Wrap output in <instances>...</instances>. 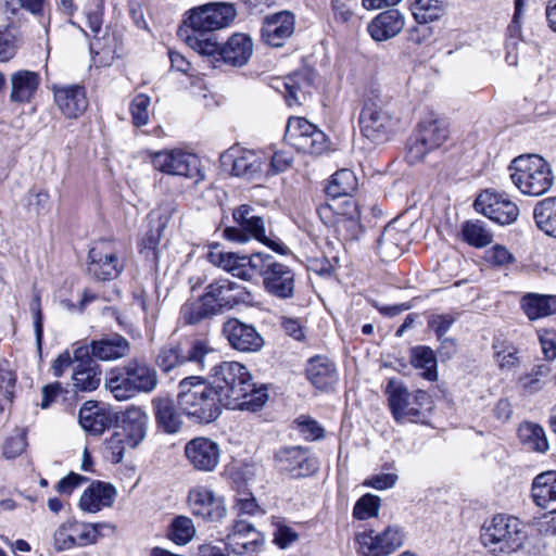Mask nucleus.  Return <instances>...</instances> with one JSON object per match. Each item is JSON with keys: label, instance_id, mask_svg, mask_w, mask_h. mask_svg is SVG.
<instances>
[{"label": "nucleus", "instance_id": "473e14b6", "mask_svg": "<svg viewBox=\"0 0 556 556\" xmlns=\"http://www.w3.org/2000/svg\"><path fill=\"white\" fill-rule=\"evenodd\" d=\"M531 494L534 503L551 514L556 513V471H546L536 476Z\"/></svg>", "mask_w": 556, "mask_h": 556}, {"label": "nucleus", "instance_id": "79ce46f5", "mask_svg": "<svg viewBox=\"0 0 556 556\" xmlns=\"http://www.w3.org/2000/svg\"><path fill=\"white\" fill-rule=\"evenodd\" d=\"M282 87L283 90L278 89L283 93L285 100L290 108L301 105L309 99L311 81L302 75L296 74L288 77L282 83Z\"/></svg>", "mask_w": 556, "mask_h": 556}, {"label": "nucleus", "instance_id": "603ef678", "mask_svg": "<svg viewBox=\"0 0 556 556\" xmlns=\"http://www.w3.org/2000/svg\"><path fill=\"white\" fill-rule=\"evenodd\" d=\"M195 534L193 521L186 516L176 517L169 528L168 538L177 545H186Z\"/></svg>", "mask_w": 556, "mask_h": 556}, {"label": "nucleus", "instance_id": "6ab92c4d", "mask_svg": "<svg viewBox=\"0 0 556 556\" xmlns=\"http://www.w3.org/2000/svg\"><path fill=\"white\" fill-rule=\"evenodd\" d=\"M188 504L193 515L210 521H219L227 513L224 500L205 486L191 489L188 495Z\"/></svg>", "mask_w": 556, "mask_h": 556}, {"label": "nucleus", "instance_id": "b1692460", "mask_svg": "<svg viewBox=\"0 0 556 556\" xmlns=\"http://www.w3.org/2000/svg\"><path fill=\"white\" fill-rule=\"evenodd\" d=\"M149 417L147 413L137 406L128 407L121 417L116 429L128 438L130 448L137 447L146 438Z\"/></svg>", "mask_w": 556, "mask_h": 556}, {"label": "nucleus", "instance_id": "c85d7f7f", "mask_svg": "<svg viewBox=\"0 0 556 556\" xmlns=\"http://www.w3.org/2000/svg\"><path fill=\"white\" fill-rule=\"evenodd\" d=\"M116 496V490L109 483L96 482L87 488L79 498V508L94 514L105 507H111Z\"/></svg>", "mask_w": 556, "mask_h": 556}, {"label": "nucleus", "instance_id": "5701e85b", "mask_svg": "<svg viewBox=\"0 0 556 556\" xmlns=\"http://www.w3.org/2000/svg\"><path fill=\"white\" fill-rule=\"evenodd\" d=\"M224 237L227 240L245 243L251 239H255L274 251L285 254L287 252V248L281 243H276L270 241L265 235V225L262 217L254 215L252 219L250 218L249 224L243 229H235V227H226L224 229Z\"/></svg>", "mask_w": 556, "mask_h": 556}, {"label": "nucleus", "instance_id": "9d476101", "mask_svg": "<svg viewBox=\"0 0 556 556\" xmlns=\"http://www.w3.org/2000/svg\"><path fill=\"white\" fill-rule=\"evenodd\" d=\"M362 134L376 144L388 141L395 131L397 118L386 105L367 103L359 116Z\"/></svg>", "mask_w": 556, "mask_h": 556}, {"label": "nucleus", "instance_id": "09e8293b", "mask_svg": "<svg viewBox=\"0 0 556 556\" xmlns=\"http://www.w3.org/2000/svg\"><path fill=\"white\" fill-rule=\"evenodd\" d=\"M338 382L334 364L325 356H315V389L328 390Z\"/></svg>", "mask_w": 556, "mask_h": 556}, {"label": "nucleus", "instance_id": "3c124183", "mask_svg": "<svg viewBox=\"0 0 556 556\" xmlns=\"http://www.w3.org/2000/svg\"><path fill=\"white\" fill-rule=\"evenodd\" d=\"M233 490L236 492L233 509L239 516H262L265 514L249 488H238Z\"/></svg>", "mask_w": 556, "mask_h": 556}, {"label": "nucleus", "instance_id": "864d4df0", "mask_svg": "<svg viewBox=\"0 0 556 556\" xmlns=\"http://www.w3.org/2000/svg\"><path fill=\"white\" fill-rule=\"evenodd\" d=\"M442 12L440 0H416L413 5V15L419 24H428L438 20Z\"/></svg>", "mask_w": 556, "mask_h": 556}, {"label": "nucleus", "instance_id": "69168bd1", "mask_svg": "<svg viewBox=\"0 0 556 556\" xmlns=\"http://www.w3.org/2000/svg\"><path fill=\"white\" fill-rule=\"evenodd\" d=\"M455 320V316L451 314L432 315L428 320V327L435 332L439 340H442Z\"/></svg>", "mask_w": 556, "mask_h": 556}, {"label": "nucleus", "instance_id": "680f3d73", "mask_svg": "<svg viewBox=\"0 0 556 556\" xmlns=\"http://www.w3.org/2000/svg\"><path fill=\"white\" fill-rule=\"evenodd\" d=\"M16 377L13 372L11 365L8 361H0V391L3 392L4 397L11 402L14 396Z\"/></svg>", "mask_w": 556, "mask_h": 556}, {"label": "nucleus", "instance_id": "aec40b11", "mask_svg": "<svg viewBox=\"0 0 556 556\" xmlns=\"http://www.w3.org/2000/svg\"><path fill=\"white\" fill-rule=\"evenodd\" d=\"M225 542L235 554L249 555L256 553L262 547L264 539L252 523L238 520L227 533Z\"/></svg>", "mask_w": 556, "mask_h": 556}, {"label": "nucleus", "instance_id": "a18cd8bd", "mask_svg": "<svg viewBox=\"0 0 556 556\" xmlns=\"http://www.w3.org/2000/svg\"><path fill=\"white\" fill-rule=\"evenodd\" d=\"M213 316H216V313L203 294L197 300L186 302L180 308V318L188 325L199 324Z\"/></svg>", "mask_w": 556, "mask_h": 556}, {"label": "nucleus", "instance_id": "4d7b16f0", "mask_svg": "<svg viewBox=\"0 0 556 556\" xmlns=\"http://www.w3.org/2000/svg\"><path fill=\"white\" fill-rule=\"evenodd\" d=\"M380 507V497L374 494L363 495L355 504L353 516L358 520H366L377 516Z\"/></svg>", "mask_w": 556, "mask_h": 556}, {"label": "nucleus", "instance_id": "f257e3e1", "mask_svg": "<svg viewBox=\"0 0 556 556\" xmlns=\"http://www.w3.org/2000/svg\"><path fill=\"white\" fill-rule=\"evenodd\" d=\"M185 28L179 36L198 54H212L217 51L215 30L229 26L237 16L231 3L212 2L194 7L186 12Z\"/></svg>", "mask_w": 556, "mask_h": 556}, {"label": "nucleus", "instance_id": "4c0bfd02", "mask_svg": "<svg viewBox=\"0 0 556 556\" xmlns=\"http://www.w3.org/2000/svg\"><path fill=\"white\" fill-rule=\"evenodd\" d=\"M232 174L248 179H258L265 175V161L254 151H243L233 160Z\"/></svg>", "mask_w": 556, "mask_h": 556}, {"label": "nucleus", "instance_id": "f8f14e48", "mask_svg": "<svg viewBox=\"0 0 556 556\" xmlns=\"http://www.w3.org/2000/svg\"><path fill=\"white\" fill-rule=\"evenodd\" d=\"M356 542L365 556H388L402 547L404 533L399 526H388L382 531L368 530L358 533Z\"/></svg>", "mask_w": 556, "mask_h": 556}, {"label": "nucleus", "instance_id": "6e6d98bb", "mask_svg": "<svg viewBox=\"0 0 556 556\" xmlns=\"http://www.w3.org/2000/svg\"><path fill=\"white\" fill-rule=\"evenodd\" d=\"M127 448H130L128 445V438H125L118 429H115L111 437L105 441L106 456L114 464H118L123 460Z\"/></svg>", "mask_w": 556, "mask_h": 556}, {"label": "nucleus", "instance_id": "f3484780", "mask_svg": "<svg viewBox=\"0 0 556 556\" xmlns=\"http://www.w3.org/2000/svg\"><path fill=\"white\" fill-rule=\"evenodd\" d=\"M184 452L188 463L195 470L211 472L219 464L220 448L218 443L212 439L194 438L186 443Z\"/></svg>", "mask_w": 556, "mask_h": 556}, {"label": "nucleus", "instance_id": "13d9d810", "mask_svg": "<svg viewBox=\"0 0 556 556\" xmlns=\"http://www.w3.org/2000/svg\"><path fill=\"white\" fill-rule=\"evenodd\" d=\"M151 99L147 94H137L130 103V113L135 126L140 127L149 123V108Z\"/></svg>", "mask_w": 556, "mask_h": 556}, {"label": "nucleus", "instance_id": "393cba45", "mask_svg": "<svg viewBox=\"0 0 556 556\" xmlns=\"http://www.w3.org/2000/svg\"><path fill=\"white\" fill-rule=\"evenodd\" d=\"M54 101L62 114L68 118L79 117L88 108L85 88L79 85L55 88Z\"/></svg>", "mask_w": 556, "mask_h": 556}, {"label": "nucleus", "instance_id": "c03bdc74", "mask_svg": "<svg viewBox=\"0 0 556 556\" xmlns=\"http://www.w3.org/2000/svg\"><path fill=\"white\" fill-rule=\"evenodd\" d=\"M462 236L469 245L481 249L492 243L493 233L485 223L479 219L467 220L462 225Z\"/></svg>", "mask_w": 556, "mask_h": 556}, {"label": "nucleus", "instance_id": "7c9ffc66", "mask_svg": "<svg viewBox=\"0 0 556 556\" xmlns=\"http://www.w3.org/2000/svg\"><path fill=\"white\" fill-rule=\"evenodd\" d=\"M404 25V16L399 10H388L368 24V31L376 41H384L399 35Z\"/></svg>", "mask_w": 556, "mask_h": 556}, {"label": "nucleus", "instance_id": "dca6fc26", "mask_svg": "<svg viewBox=\"0 0 556 556\" xmlns=\"http://www.w3.org/2000/svg\"><path fill=\"white\" fill-rule=\"evenodd\" d=\"M201 55L213 61H223L233 67H242L253 55V40L247 34L236 33L224 45L217 41V51Z\"/></svg>", "mask_w": 556, "mask_h": 556}, {"label": "nucleus", "instance_id": "ddd939ff", "mask_svg": "<svg viewBox=\"0 0 556 556\" xmlns=\"http://www.w3.org/2000/svg\"><path fill=\"white\" fill-rule=\"evenodd\" d=\"M88 270L97 279L112 280L124 270V261L111 241L96 243L89 251Z\"/></svg>", "mask_w": 556, "mask_h": 556}, {"label": "nucleus", "instance_id": "cd10ccee", "mask_svg": "<svg viewBox=\"0 0 556 556\" xmlns=\"http://www.w3.org/2000/svg\"><path fill=\"white\" fill-rule=\"evenodd\" d=\"M81 428L91 435H101L113 422L112 414L96 402H86L78 414Z\"/></svg>", "mask_w": 556, "mask_h": 556}, {"label": "nucleus", "instance_id": "f03ea898", "mask_svg": "<svg viewBox=\"0 0 556 556\" xmlns=\"http://www.w3.org/2000/svg\"><path fill=\"white\" fill-rule=\"evenodd\" d=\"M212 386L224 407L255 412L267 401V393L256 389L248 368L238 362H222L211 369Z\"/></svg>", "mask_w": 556, "mask_h": 556}, {"label": "nucleus", "instance_id": "e2e57ef3", "mask_svg": "<svg viewBox=\"0 0 556 556\" xmlns=\"http://www.w3.org/2000/svg\"><path fill=\"white\" fill-rule=\"evenodd\" d=\"M261 471V468L243 464L232 475V489L249 488L250 482Z\"/></svg>", "mask_w": 556, "mask_h": 556}, {"label": "nucleus", "instance_id": "423d86ee", "mask_svg": "<svg viewBox=\"0 0 556 556\" xmlns=\"http://www.w3.org/2000/svg\"><path fill=\"white\" fill-rule=\"evenodd\" d=\"M389 407L399 424H425L430 410L429 394L422 390L409 392L397 379H390L386 388Z\"/></svg>", "mask_w": 556, "mask_h": 556}, {"label": "nucleus", "instance_id": "37998d69", "mask_svg": "<svg viewBox=\"0 0 556 556\" xmlns=\"http://www.w3.org/2000/svg\"><path fill=\"white\" fill-rule=\"evenodd\" d=\"M357 188V178L351 169H339L325 186L328 197L340 198L351 195Z\"/></svg>", "mask_w": 556, "mask_h": 556}, {"label": "nucleus", "instance_id": "0eeeda50", "mask_svg": "<svg viewBox=\"0 0 556 556\" xmlns=\"http://www.w3.org/2000/svg\"><path fill=\"white\" fill-rule=\"evenodd\" d=\"M109 389L117 401H126L139 393H150L157 386V375L147 363L131 359L122 372L110 378Z\"/></svg>", "mask_w": 556, "mask_h": 556}, {"label": "nucleus", "instance_id": "4468645a", "mask_svg": "<svg viewBox=\"0 0 556 556\" xmlns=\"http://www.w3.org/2000/svg\"><path fill=\"white\" fill-rule=\"evenodd\" d=\"M473 207L491 220L500 225H509L519 216L516 203L504 193L491 190L482 191L476 199Z\"/></svg>", "mask_w": 556, "mask_h": 556}, {"label": "nucleus", "instance_id": "8fccbe9b", "mask_svg": "<svg viewBox=\"0 0 556 556\" xmlns=\"http://www.w3.org/2000/svg\"><path fill=\"white\" fill-rule=\"evenodd\" d=\"M87 23L92 34L90 42V50L94 53H100L110 49V43L105 41V36L99 37L102 31V5L97 1L96 10L87 13Z\"/></svg>", "mask_w": 556, "mask_h": 556}, {"label": "nucleus", "instance_id": "a19ab883", "mask_svg": "<svg viewBox=\"0 0 556 556\" xmlns=\"http://www.w3.org/2000/svg\"><path fill=\"white\" fill-rule=\"evenodd\" d=\"M207 261L223 270L230 273L233 277L242 279L248 275L242 270L244 255H238L233 252H226L218 247H213L206 256Z\"/></svg>", "mask_w": 556, "mask_h": 556}, {"label": "nucleus", "instance_id": "1a4fd4ad", "mask_svg": "<svg viewBox=\"0 0 556 556\" xmlns=\"http://www.w3.org/2000/svg\"><path fill=\"white\" fill-rule=\"evenodd\" d=\"M150 162L154 169L169 175L194 179L195 185L205 180L200 159L182 149H164L151 152Z\"/></svg>", "mask_w": 556, "mask_h": 556}, {"label": "nucleus", "instance_id": "49530a36", "mask_svg": "<svg viewBox=\"0 0 556 556\" xmlns=\"http://www.w3.org/2000/svg\"><path fill=\"white\" fill-rule=\"evenodd\" d=\"M520 442L529 450L544 453L548 448V442L543 428L536 424L525 422L518 429Z\"/></svg>", "mask_w": 556, "mask_h": 556}, {"label": "nucleus", "instance_id": "bb28decb", "mask_svg": "<svg viewBox=\"0 0 556 556\" xmlns=\"http://www.w3.org/2000/svg\"><path fill=\"white\" fill-rule=\"evenodd\" d=\"M264 286L276 296L290 298L294 290V274L288 266L275 262L267 267Z\"/></svg>", "mask_w": 556, "mask_h": 556}, {"label": "nucleus", "instance_id": "39448f33", "mask_svg": "<svg viewBox=\"0 0 556 556\" xmlns=\"http://www.w3.org/2000/svg\"><path fill=\"white\" fill-rule=\"evenodd\" d=\"M523 522L510 515L497 514L481 529V543L494 555L510 554L522 547L525 541Z\"/></svg>", "mask_w": 556, "mask_h": 556}, {"label": "nucleus", "instance_id": "c9c22d12", "mask_svg": "<svg viewBox=\"0 0 556 556\" xmlns=\"http://www.w3.org/2000/svg\"><path fill=\"white\" fill-rule=\"evenodd\" d=\"M405 241V232L396 229L392 224L387 225L377 241L381 258L390 261L399 257L403 252Z\"/></svg>", "mask_w": 556, "mask_h": 556}, {"label": "nucleus", "instance_id": "72a5a7b5", "mask_svg": "<svg viewBox=\"0 0 556 556\" xmlns=\"http://www.w3.org/2000/svg\"><path fill=\"white\" fill-rule=\"evenodd\" d=\"M285 138L296 151L309 153L313 149V123L304 117H290Z\"/></svg>", "mask_w": 556, "mask_h": 556}, {"label": "nucleus", "instance_id": "2f4dec72", "mask_svg": "<svg viewBox=\"0 0 556 556\" xmlns=\"http://www.w3.org/2000/svg\"><path fill=\"white\" fill-rule=\"evenodd\" d=\"M417 135L424 143L435 150L447 140L450 135L448 124L439 114L430 112L418 124Z\"/></svg>", "mask_w": 556, "mask_h": 556}, {"label": "nucleus", "instance_id": "ea45409f", "mask_svg": "<svg viewBox=\"0 0 556 556\" xmlns=\"http://www.w3.org/2000/svg\"><path fill=\"white\" fill-rule=\"evenodd\" d=\"M533 217L541 231L556 238V197L539 201L534 206Z\"/></svg>", "mask_w": 556, "mask_h": 556}, {"label": "nucleus", "instance_id": "a211bd4d", "mask_svg": "<svg viewBox=\"0 0 556 556\" xmlns=\"http://www.w3.org/2000/svg\"><path fill=\"white\" fill-rule=\"evenodd\" d=\"M223 334L230 346L240 352H257L264 345V339L256 328L238 318H229L224 323Z\"/></svg>", "mask_w": 556, "mask_h": 556}, {"label": "nucleus", "instance_id": "bf43d9fd", "mask_svg": "<svg viewBox=\"0 0 556 556\" xmlns=\"http://www.w3.org/2000/svg\"><path fill=\"white\" fill-rule=\"evenodd\" d=\"M26 435L23 430L16 429L3 444V455L7 458H15L20 456L26 448Z\"/></svg>", "mask_w": 556, "mask_h": 556}, {"label": "nucleus", "instance_id": "6e6552de", "mask_svg": "<svg viewBox=\"0 0 556 556\" xmlns=\"http://www.w3.org/2000/svg\"><path fill=\"white\" fill-rule=\"evenodd\" d=\"M215 356L216 351L207 341L194 339L187 349L181 344L163 346L157 354L156 365L165 372L186 363L195 364L199 369L204 370Z\"/></svg>", "mask_w": 556, "mask_h": 556}, {"label": "nucleus", "instance_id": "f704fd0d", "mask_svg": "<svg viewBox=\"0 0 556 556\" xmlns=\"http://www.w3.org/2000/svg\"><path fill=\"white\" fill-rule=\"evenodd\" d=\"M67 523L70 526V532L74 541V546L81 547L97 543L99 538L102 535V530L109 529L112 533H114L116 530L115 526L105 522L87 523L71 520L67 521Z\"/></svg>", "mask_w": 556, "mask_h": 556}, {"label": "nucleus", "instance_id": "a878e982", "mask_svg": "<svg viewBox=\"0 0 556 556\" xmlns=\"http://www.w3.org/2000/svg\"><path fill=\"white\" fill-rule=\"evenodd\" d=\"M41 83L40 75L29 70H18L10 76V101L28 103L35 97Z\"/></svg>", "mask_w": 556, "mask_h": 556}, {"label": "nucleus", "instance_id": "0e129e2a", "mask_svg": "<svg viewBox=\"0 0 556 556\" xmlns=\"http://www.w3.org/2000/svg\"><path fill=\"white\" fill-rule=\"evenodd\" d=\"M548 372L549 367L547 365H538L530 372L521 376L519 382L523 389L535 391L540 388L541 378L545 377Z\"/></svg>", "mask_w": 556, "mask_h": 556}, {"label": "nucleus", "instance_id": "774afa93", "mask_svg": "<svg viewBox=\"0 0 556 556\" xmlns=\"http://www.w3.org/2000/svg\"><path fill=\"white\" fill-rule=\"evenodd\" d=\"M433 149L424 143L422 139L417 135L416 139L408 146L406 159L410 164L418 163Z\"/></svg>", "mask_w": 556, "mask_h": 556}, {"label": "nucleus", "instance_id": "de8ad7c7", "mask_svg": "<svg viewBox=\"0 0 556 556\" xmlns=\"http://www.w3.org/2000/svg\"><path fill=\"white\" fill-rule=\"evenodd\" d=\"M410 363L417 369H421V376L427 380L434 381L438 378L437 358L433 351L428 346H416L410 351Z\"/></svg>", "mask_w": 556, "mask_h": 556}, {"label": "nucleus", "instance_id": "2eb2a0df", "mask_svg": "<svg viewBox=\"0 0 556 556\" xmlns=\"http://www.w3.org/2000/svg\"><path fill=\"white\" fill-rule=\"evenodd\" d=\"M130 352L129 342L121 334H110L99 340H92L89 345L74 350L75 358L92 357L104 362L116 361Z\"/></svg>", "mask_w": 556, "mask_h": 556}, {"label": "nucleus", "instance_id": "c756f323", "mask_svg": "<svg viewBox=\"0 0 556 556\" xmlns=\"http://www.w3.org/2000/svg\"><path fill=\"white\" fill-rule=\"evenodd\" d=\"M73 369V386L76 391L91 392L101 383L100 365L92 357L75 358Z\"/></svg>", "mask_w": 556, "mask_h": 556}, {"label": "nucleus", "instance_id": "052dcab7", "mask_svg": "<svg viewBox=\"0 0 556 556\" xmlns=\"http://www.w3.org/2000/svg\"><path fill=\"white\" fill-rule=\"evenodd\" d=\"M176 212V204L174 202L162 203L157 210L149 215V225L160 229L164 232L173 214Z\"/></svg>", "mask_w": 556, "mask_h": 556}, {"label": "nucleus", "instance_id": "7ed1b4c3", "mask_svg": "<svg viewBox=\"0 0 556 556\" xmlns=\"http://www.w3.org/2000/svg\"><path fill=\"white\" fill-rule=\"evenodd\" d=\"M177 405L180 412L198 422L215 420L224 406L212 382L197 377H186L179 382Z\"/></svg>", "mask_w": 556, "mask_h": 556}, {"label": "nucleus", "instance_id": "412c9836", "mask_svg": "<svg viewBox=\"0 0 556 556\" xmlns=\"http://www.w3.org/2000/svg\"><path fill=\"white\" fill-rule=\"evenodd\" d=\"M294 31V16L288 11H281L266 16L262 26V39L271 47H282L286 39Z\"/></svg>", "mask_w": 556, "mask_h": 556}, {"label": "nucleus", "instance_id": "9b49d317", "mask_svg": "<svg viewBox=\"0 0 556 556\" xmlns=\"http://www.w3.org/2000/svg\"><path fill=\"white\" fill-rule=\"evenodd\" d=\"M203 295L216 315L252 301V293L247 287L227 278H219L210 282L205 287Z\"/></svg>", "mask_w": 556, "mask_h": 556}, {"label": "nucleus", "instance_id": "20e7f679", "mask_svg": "<svg viewBox=\"0 0 556 556\" xmlns=\"http://www.w3.org/2000/svg\"><path fill=\"white\" fill-rule=\"evenodd\" d=\"M508 170L514 186L526 195L540 197L554 185L552 166L539 154H523L515 157Z\"/></svg>", "mask_w": 556, "mask_h": 556}, {"label": "nucleus", "instance_id": "e433bc0d", "mask_svg": "<svg viewBox=\"0 0 556 556\" xmlns=\"http://www.w3.org/2000/svg\"><path fill=\"white\" fill-rule=\"evenodd\" d=\"M521 307L531 320L544 318L556 313V296L528 293L521 299Z\"/></svg>", "mask_w": 556, "mask_h": 556}, {"label": "nucleus", "instance_id": "338daca9", "mask_svg": "<svg viewBox=\"0 0 556 556\" xmlns=\"http://www.w3.org/2000/svg\"><path fill=\"white\" fill-rule=\"evenodd\" d=\"M292 163V156L285 151H278L270 157V164L265 165V176L277 175L287 170Z\"/></svg>", "mask_w": 556, "mask_h": 556}, {"label": "nucleus", "instance_id": "4be33fe9", "mask_svg": "<svg viewBox=\"0 0 556 556\" xmlns=\"http://www.w3.org/2000/svg\"><path fill=\"white\" fill-rule=\"evenodd\" d=\"M275 459L280 470L289 472L294 478L307 477L312 472L309 451L301 446L280 448Z\"/></svg>", "mask_w": 556, "mask_h": 556}, {"label": "nucleus", "instance_id": "5fc2aeb1", "mask_svg": "<svg viewBox=\"0 0 556 556\" xmlns=\"http://www.w3.org/2000/svg\"><path fill=\"white\" fill-rule=\"evenodd\" d=\"M270 255L263 253H255L251 256L244 255V261L242 265V270L248 275L247 277H242V280H251L255 275H263L265 278V273L269 264H274Z\"/></svg>", "mask_w": 556, "mask_h": 556}, {"label": "nucleus", "instance_id": "58836bf2", "mask_svg": "<svg viewBox=\"0 0 556 556\" xmlns=\"http://www.w3.org/2000/svg\"><path fill=\"white\" fill-rule=\"evenodd\" d=\"M155 419L159 426L167 433H176L180 430L182 420L176 412L174 403L169 399L159 397L153 400Z\"/></svg>", "mask_w": 556, "mask_h": 556}]
</instances>
